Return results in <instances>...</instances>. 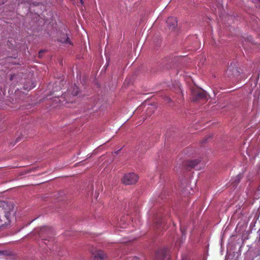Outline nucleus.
I'll use <instances>...</instances> for the list:
<instances>
[{
  "mask_svg": "<svg viewBox=\"0 0 260 260\" xmlns=\"http://www.w3.org/2000/svg\"><path fill=\"white\" fill-rule=\"evenodd\" d=\"M199 163V161L197 160H193V162L191 165V167H194Z\"/></svg>",
  "mask_w": 260,
  "mask_h": 260,
  "instance_id": "9",
  "label": "nucleus"
},
{
  "mask_svg": "<svg viewBox=\"0 0 260 260\" xmlns=\"http://www.w3.org/2000/svg\"><path fill=\"white\" fill-rule=\"evenodd\" d=\"M78 87H76V88L74 89V95H77V93H78Z\"/></svg>",
  "mask_w": 260,
  "mask_h": 260,
  "instance_id": "10",
  "label": "nucleus"
},
{
  "mask_svg": "<svg viewBox=\"0 0 260 260\" xmlns=\"http://www.w3.org/2000/svg\"><path fill=\"white\" fill-rule=\"evenodd\" d=\"M226 75L229 77H236L239 75V72L237 68L230 66L226 71Z\"/></svg>",
  "mask_w": 260,
  "mask_h": 260,
  "instance_id": "6",
  "label": "nucleus"
},
{
  "mask_svg": "<svg viewBox=\"0 0 260 260\" xmlns=\"http://www.w3.org/2000/svg\"><path fill=\"white\" fill-rule=\"evenodd\" d=\"M155 257L157 260H168L166 250L161 249L158 250L156 252Z\"/></svg>",
  "mask_w": 260,
  "mask_h": 260,
  "instance_id": "5",
  "label": "nucleus"
},
{
  "mask_svg": "<svg viewBox=\"0 0 260 260\" xmlns=\"http://www.w3.org/2000/svg\"><path fill=\"white\" fill-rule=\"evenodd\" d=\"M91 254L94 260H105L107 258V255L104 251L100 249H95L91 252Z\"/></svg>",
  "mask_w": 260,
  "mask_h": 260,
  "instance_id": "3",
  "label": "nucleus"
},
{
  "mask_svg": "<svg viewBox=\"0 0 260 260\" xmlns=\"http://www.w3.org/2000/svg\"><path fill=\"white\" fill-rule=\"evenodd\" d=\"M59 41L63 43L71 44L69 38L67 35H63L59 39Z\"/></svg>",
  "mask_w": 260,
  "mask_h": 260,
  "instance_id": "7",
  "label": "nucleus"
},
{
  "mask_svg": "<svg viewBox=\"0 0 260 260\" xmlns=\"http://www.w3.org/2000/svg\"><path fill=\"white\" fill-rule=\"evenodd\" d=\"M81 1V3L82 4L83 3V0H80Z\"/></svg>",
  "mask_w": 260,
  "mask_h": 260,
  "instance_id": "13",
  "label": "nucleus"
},
{
  "mask_svg": "<svg viewBox=\"0 0 260 260\" xmlns=\"http://www.w3.org/2000/svg\"><path fill=\"white\" fill-rule=\"evenodd\" d=\"M167 27L170 31L175 30L177 26V20L173 17H170L167 20Z\"/></svg>",
  "mask_w": 260,
  "mask_h": 260,
  "instance_id": "4",
  "label": "nucleus"
},
{
  "mask_svg": "<svg viewBox=\"0 0 260 260\" xmlns=\"http://www.w3.org/2000/svg\"><path fill=\"white\" fill-rule=\"evenodd\" d=\"M34 87V86H32V87H30V88H26V89L29 90V89H31V88H32Z\"/></svg>",
  "mask_w": 260,
  "mask_h": 260,
  "instance_id": "11",
  "label": "nucleus"
},
{
  "mask_svg": "<svg viewBox=\"0 0 260 260\" xmlns=\"http://www.w3.org/2000/svg\"><path fill=\"white\" fill-rule=\"evenodd\" d=\"M192 100L196 101L199 99H204L206 97V92L200 89H193L191 90Z\"/></svg>",
  "mask_w": 260,
  "mask_h": 260,
  "instance_id": "2",
  "label": "nucleus"
},
{
  "mask_svg": "<svg viewBox=\"0 0 260 260\" xmlns=\"http://www.w3.org/2000/svg\"><path fill=\"white\" fill-rule=\"evenodd\" d=\"M259 239L260 240V231H259Z\"/></svg>",
  "mask_w": 260,
  "mask_h": 260,
  "instance_id": "12",
  "label": "nucleus"
},
{
  "mask_svg": "<svg viewBox=\"0 0 260 260\" xmlns=\"http://www.w3.org/2000/svg\"><path fill=\"white\" fill-rule=\"evenodd\" d=\"M138 176L134 173H128L124 175L121 179L122 182L125 185L135 184L138 180Z\"/></svg>",
  "mask_w": 260,
  "mask_h": 260,
  "instance_id": "1",
  "label": "nucleus"
},
{
  "mask_svg": "<svg viewBox=\"0 0 260 260\" xmlns=\"http://www.w3.org/2000/svg\"><path fill=\"white\" fill-rule=\"evenodd\" d=\"M18 3L19 5L24 3L26 6L30 5V2L28 0H19Z\"/></svg>",
  "mask_w": 260,
  "mask_h": 260,
  "instance_id": "8",
  "label": "nucleus"
}]
</instances>
